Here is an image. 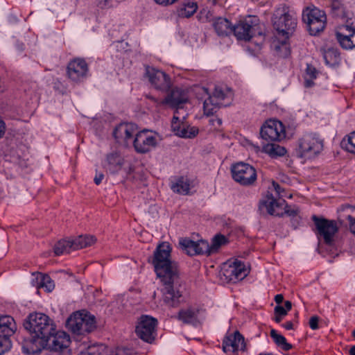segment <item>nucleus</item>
Returning <instances> with one entry per match:
<instances>
[{"label": "nucleus", "instance_id": "35", "mask_svg": "<svg viewBox=\"0 0 355 355\" xmlns=\"http://www.w3.org/2000/svg\"><path fill=\"white\" fill-rule=\"evenodd\" d=\"M227 240L225 236L221 234L216 235L211 241V243H208V250L206 251L207 255H210L216 252L220 247L226 243Z\"/></svg>", "mask_w": 355, "mask_h": 355}, {"label": "nucleus", "instance_id": "46", "mask_svg": "<svg viewBox=\"0 0 355 355\" xmlns=\"http://www.w3.org/2000/svg\"><path fill=\"white\" fill-rule=\"evenodd\" d=\"M314 85L313 79L308 77H304V86L306 88L311 87Z\"/></svg>", "mask_w": 355, "mask_h": 355}, {"label": "nucleus", "instance_id": "7", "mask_svg": "<svg viewBox=\"0 0 355 355\" xmlns=\"http://www.w3.org/2000/svg\"><path fill=\"white\" fill-rule=\"evenodd\" d=\"M302 20L307 24L310 34L316 35L324 31L327 16L324 11L310 6L303 10Z\"/></svg>", "mask_w": 355, "mask_h": 355}, {"label": "nucleus", "instance_id": "31", "mask_svg": "<svg viewBox=\"0 0 355 355\" xmlns=\"http://www.w3.org/2000/svg\"><path fill=\"white\" fill-rule=\"evenodd\" d=\"M71 239L72 241V250H74L90 246L96 241L93 236L88 235H80Z\"/></svg>", "mask_w": 355, "mask_h": 355}, {"label": "nucleus", "instance_id": "19", "mask_svg": "<svg viewBox=\"0 0 355 355\" xmlns=\"http://www.w3.org/2000/svg\"><path fill=\"white\" fill-rule=\"evenodd\" d=\"M248 272L244 263L239 260H235L229 263L223 271L225 279L233 283L243 279Z\"/></svg>", "mask_w": 355, "mask_h": 355}, {"label": "nucleus", "instance_id": "51", "mask_svg": "<svg viewBox=\"0 0 355 355\" xmlns=\"http://www.w3.org/2000/svg\"><path fill=\"white\" fill-rule=\"evenodd\" d=\"M198 20L202 23H205L207 21H208L207 16L206 15L205 17H203L202 12H200V14L198 15Z\"/></svg>", "mask_w": 355, "mask_h": 355}, {"label": "nucleus", "instance_id": "44", "mask_svg": "<svg viewBox=\"0 0 355 355\" xmlns=\"http://www.w3.org/2000/svg\"><path fill=\"white\" fill-rule=\"evenodd\" d=\"M319 317L317 315L312 316L309 320V326L311 329L315 330L318 329Z\"/></svg>", "mask_w": 355, "mask_h": 355}, {"label": "nucleus", "instance_id": "22", "mask_svg": "<svg viewBox=\"0 0 355 355\" xmlns=\"http://www.w3.org/2000/svg\"><path fill=\"white\" fill-rule=\"evenodd\" d=\"M179 245L181 249L189 256L206 254V251L209 249L208 242L205 240L196 242L188 238H182L180 239Z\"/></svg>", "mask_w": 355, "mask_h": 355}, {"label": "nucleus", "instance_id": "53", "mask_svg": "<svg viewBox=\"0 0 355 355\" xmlns=\"http://www.w3.org/2000/svg\"><path fill=\"white\" fill-rule=\"evenodd\" d=\"M284 309L287 310V311H290L292 309V303L290 301H286L284 303Z\"/></svg>", "mask_w": 355, "mask_h": 355}, {"label": "nucleus", "instance_id": "42", "mask_svg": "<svg viewBox=\"0 0 355 355\" xmlns=\"http://www.w3.org/2000/svg\"><path fill=\"white\" fill-rule=\"evenodd\" d=\"M317 70L315 68L310 64H307L306 69V73L304 77H308L311 79H315L317 77Z\"/></svg>", "mask_w": 355, "mask_h": 355}, {"label": "nucleus", "instance_id": "50", "mask_svg": "<svg viewBox=\"0 0 355 355\" xmlns=\"http://www.w3.org/2000/svg\"><path fill=\"white\" fill-rule=\"evenodd\" d=\"M282 327H284L287 330L293 329V324L291 321H288L282 324Z\"/></svg>", "mask_w": 355, "mask_h": 355}, {"label": "nucleus", "instance_id": "39", "mask_svg": "<svg viewBox=\"0 0 355 355\" xmlns=\"http://www.w3.org/2000/svg\"><path fill=\"white\" fill-rule=\"evenodd\" d=\"M37 279L39 281V286L45 288L48 292H51L54 288V283L49 276L38 273Z\"/></svg>", "mask_w": 355, "mask_h": 355}, {"label": "nucleus", "instance_id": "55", "mask_svg": "<svg viewBox=\"0 0 355 355\" xmlns=\"http://www.w3.org/2000/svg\"><path fill=\"white\" fill-rule=\"evenodd\" d=\"M350 355H355V345L352 346L349 349Z\"/></svg>", "mask_w": 355, "mask_h": 355}, {"label": "nucleus", "instance_id": "1", "mask_svg": "<svg viewBox=\"0 0 355 355\" xmlns=\"http://www.w3.org/2000/svg\"><path fill=\"white\" fill-rule=\"evenodd\" d=\"M23 326L31 334V337L24 338L22 350L24 353L37 354L45 349L48 340L55 334V324L46 314L33 313L25 319Z\"/></svg>", "mask_w": 355, "mask_h": 355}, {"label": "nucleus", "instance_id": "5", "mask_svg": "<svg viewBox=\"0 0 355 355\" xmlns=\"http://www.w3.org/2000/svg\"><path fill=\"white\" fill-rule=\"evenodd\" d=\"M67 328L76 335H85L96 329L95 317L83 311L73 313L66 322Z\"/></svg>", "mask_w": 355, "mask_h": 355}, {"label": "nucleus", "instance_id": "23", "mask_svg": "<svg viewBox=\"0 0 355 355\" xmlns=\"http://www.w3.org/2000/svg\"><path fill=\"white\" fill-rule=\"evenodd\" d=\"M137 125L132 123H123L116 126L113 132V135L118 143L128 144L132 141L133 136L137 132Z\"/></svg>", "mask_w": 355, "mask_h": 355}, {"label": "nucleus", "instance_id": "54", "mask_svg": "<svg viewBox=\"0 0 355 355\" xmlns=\"http://www.w3.org/2000/svg\"><path fill=\"white\" fill-rule=\"evenodd\" d=\"M284 317L280 316L279 315H275L274 320L277 323H279Z\"/></svg>", "mask_w": 355, "mask_h": 355}, {"label": "nucleus", "instance_id": "38", "mask_svg": "<svg viewBox=\"0 0 355 355\" xmlns=\"http://www.w3.org/2000/svg\"><path fill=\"white\" fill-rule=\"evenodd\" d=\"M331 12L335 17L345 18V8L339 0H331Z\"/></svg>", "mask_w": 355, "mask_h": 355}, {"label": "nucleus", "instance_id": "9", "mask_svg": "<svg viewBox=\"0 0 355 355\" xmlns=\"http://www.w3.org/2000/svg\"><path fill=\"white\" fill-rule=\"evenodd\" d=\"M232 96V90L229 87L216 86L212 95L205 100L203 103L204 112L206 115L214 114L217 110L227 105L224 103L226 98L231 99Z\"/></svg>", "mask_w": 355, "mask_h": 355}, {"label": "nucleus", "instance_id": "24", "mask_svg": "<svg viewBox=\"0 0 355 355\" xmlns=\"http://www.w3.org/2000/svg\"><path fill=\"white\" fill-rule=\"evenodd\" d=\"M336 37L342 48L348 50L355 47V28L342 26L336 31Z\"/></svg>", "mask_w": 355, "mask_h": 355}, {"label": "nucleus", "instance_id": "36", "mask_svg": "<svg viewBox=\"0 0 355 355\" xmlns=\"http://www.w3.org/2000/svg\"><path fill=\"white\" fill-rule=\"evenodd\" d=\"M72 250V241L71 239L58 241L54 247V252L57 256L64 253H69Z\"/></svg>", "mask_w": 355, "mask_h": 355}, {"label": "nucleus", "instance_id": "30", "mask_svg": "<svg viewBox=\"0 0 355 355\" xmlns=\"http://www.w3.org/2000/svg\"><path fill=\"white\" fill-rule=\"evenodd\" d=\"M108 167L107 169L110 173H115L121 170L124 163L123 158L117 153H112L107 157Z\"/></svg>", "mask_w": 355, "mask_h": 355}, {"label": "nucleus", "instance_id": "12", "mask_svg": "<svg viewBox=\"0 0 355 355\" xmlns=\"http://www.w3.org/2000/svg\"><path fill=\"white\" fill-rule=\"evenodd\" d=\"M232 175L233 179L243 186H250L257 180L255 168L246 163L239 162L232 166Z\"/></svg>", "mask_w": 355, "mask_h": 355}, {"label": "nucleus", "instance_id": "26", "mask_svg": "<svg viewBox=\"0 0 355 355\" xmlns=\"http://www.w3.org/2000/svg\"><path fill=\"white\" fill-rule=\"evenodd\" d=\"M17 330L15 320L10 315L0 316V336L10 337Z\"/></svg>", "mask_w": 355, "mask_h": 355}, {"label": "nucleus", "instance_id": "2", "mask_svg": "<svg viewBox=\"0 0 355 355\" xmlns=\"http://www.w3.org/2000/svg\"><path fill=\"white\" fill-rule=\"evenodd\" d=\"M171 248L168 243L159 244L154 252L153 264L159 279L172 276L173 279L179 275L178 263L171 259Z\"/></svg>", "mask_w": 355, "mask_h": 355}, {"label": "nucleus", "instance_id": "4", "mask_svg": "<svg viewBox=\"0 0 355 355\" xmlns=\"http://www.w3.org/2000/svg\"><path fill=\"white\" fill-rule=\"evenodd\" d=\"M162 283V300L164 304L169 308H175L184 302L182 291L180 290V279L179 275L174 280L171 277H165L159 279Z\"/></svg>", "mask_w": 355, "mask_h": 355}, {"label": "nucleus", "instance_id": "49", "mask_svg": "<svg viewBox=\"0 0 355 355\" xmlns=\"http://www.w3.org/2000/svg\"><path fill=\"white\" fill-rule=\"evenodd\" d=\"M284 300V296L282 294L276 295L275 297V302L279 305Z\"/></svg>", "mask_w": 355, "mask_h": 355}, {"label": "nucleus", "instance_id": "18", "mask_svg": "<svg viewBox=\"0 0 355 355\" xmlns=\"http://www.w3.org/2000/svg\"><path fill=\"white\" fill-rule=\"evenodd\" d=\"M88 72V65L83 59L75 58L69 62L67 65V76L74 83L83 82L87 78Z\"/></svg>", "mask_w": 355, "mask_h": 355}, {"label": "nucleus", "instance_id": "8", "mask_svg": "<svg viewBox=\"0 0 355 355\" xmlns=\"http://www.w3.org/2000/svg\"><path fill=\"white\" fill-rule=\"evenodd\" d=\"M322 149V140L315 134H307L299 140L297 153L301 158L312 159L320 154Z\"/></svg>", "mask_w": 355, "mask_h": 355}, {"label": "nucleus", "instance_id": "25", "mask_svg": "<svg viewBox=\"0 0 355 355\" xmlns=\"http://www.w3.org/2000/svg\"><path fill=\"white\" fill-rule=\"evenodd\" d=\"M245 343L244 337L238 331L226 336L223 343V350L224 352H234L236 351H244Z\"/></svg>", "mask_w": 355, "mask_h": 355}, {"label": "nucleus", "instance_id": "11", "mask_svg": "<svg viewBox=\"0 0 355 355\" xmlns=\"http://www.w3.org/2000/svg\"><path fill=\"white\" fill-rule=\"evenodd\" d=\"M144 77L155 89L167 92L172 86L171 78L164 71L153 67L146 66Z\"/></svg>", "mask_w": 355, "mask_h": 355}, {"label": "nucleus", "instance_id": "45", "mask_svg": "<svg viewBox=\"0 0 355 355\" xmlns=\"http://www.w3.org/2000/svg\"><path fill=\"white\" fill-rule=\"evenodd\" d=\"M272 187L275 189L277 196H279V197H283V195H282V192L284 191V190L283 189H282V187L278 183L272 182Z\"/></svg>", "mask_w": 355, "mask_h": 355}, {"label": "nucleus", "instance_id": "21", "mask_svg": "<svg viewBox=\"0 0 355 355\" xmlns=\"http://www.w3.org/2000/svg\"><path fill=\"white\" fill-rule=\"evenodd\" d=\"M186 116H183L180 121L178 116L174 115L171 121V130L175 135L182 138H193L198 133V129L184 122Z\"/></svg>", "mask_w": 355, "mask_h": 355}, {"label": "nucleus", "instance_id": "27", "mask_svg": "<svg viewBox=\"0 0 355 355\" xmlns=\"http://www.w3.org/2000/svg\"><path fill=\"white\" fill-rule=\"evenodd\" d=\"M198 309L192 307L181 309L178 313V319L184 324L196 325L198 322Z\"/></svg>", "mask_w": 355, "mask_h": 355}, {"label": "nucleus", "instance_id": "6", "mask_svg": "<svg viewBox=\"0 0 355 355\" xmlns=\"http://www.w3.org/2000/svg\"><path fill=\"white\" fill-rule=\"evenodd\" d=\"M232 33L238 40L248 42L257 35L262 34L259 19L256 16L241 19L232 26Z\"/></svg>", "mask_w": 355, "mask_h": 355}, {"label": "nucleus", "instance_id": "40", "mask_svg": "<svg viewBox=\"0 0 355 355\" xmlns=\"http://www.w3.org/2000/svg\"><path fill=\"white\" fill-rule=\"evenodd\" d=\"M341 145L348 152L355 154V131L348 135L347 141L343 139L341 142Z\"/></svg>", "mask_w": 355, "mask_h": 355}, {"label": "nucleus", "instance_id": "59", "mask_svg": "<svg viewBox=\"0 0 355 355\" xmlns=\"http://www.w3.org/2000/svg\"><path fill=\"white\" fill-rule=\"evenodd\" d=\"M352 336L355 338V329L352 332Z\"/></svg>", "mask_w": 355, "mask_h": 355}, {"label": "nucleus", "instance_id": "32", "mask_svg": "<svg viewBox=\"0 0 355 355\" xmlns=\"http://www.w3.org/2000/svg\"><path fill=\"white\" fill-rule=\"evenodd\" d=\"M171 189L179 194L187 195L190 190L189 180L184 177H180L172 184Z\"/></svg>", "mask_w": 355, "mask_h": 355}, {"label": "nucleus", "instance_id": "28", "mask_svg": "<svg viewBox=\"0 0 355 355\" xmlns=\"http://www.w3.org/2000/svg\"><path fill=\"white\" fill-rule=\"evenodd\" d=\"M213 26L219 36H226L232 32L231 23L226 18L218 17L214 19Z\"/></svg>", "mask_w": 355, "mask_h": 355}, {"label": "nucleus", "instance_id": "56", "mask_svg": "<svg viewBox=\"0 0 355 355\" xmlns=\"http://www.w3.org/2000/svg\"><path fill=\"white\" fill-rule=\"evenodd\" d=\"M331 53H332V52H331V51H328V52H327V53H325V55H324V59H325V60H327V57H328L329 55H330ZM326 62H327V63H328V61H327V60H326Z\"/></svg>", "mask_w": 355, "mask_h": 355}, {"label": "nucleus", "instance_id": "10", "mask_svg": "<svg viewBox=\"0 0 355 355\" xmlns=\"http://www.w3.org/2000/svg\"><path fill=\"white\" fill-rule=\"evenodd\" d=\"M272 21L274 28L286 37L294 31L297 26L295 17L286 8L277 9L273 15Z\"/></svg>", "mask_w": 355, "mask_h": 355}, {"label": "nucleus", "instance_id": "29", "mask_svg": "<svg viewBox=\"0 0 355 355\" xmlns=\"http://www.w3.org/2000/svg\"><path fill=\"white\" fill-rule=\"evenodd\" d=\"M198 5L190 0H184L178 8L177 12L180 17L189 18L197 10Z\"/></svg>", "mask_w": 355, "mask_h": 355}, {"label": "nucleus", "instance_id": "52", "mask_svg": "<svg viewBox=\"0 0 355 355\" xmlns=\"http://www.w3.org/2000/svg\"><path fill=\"white\" fill-rule=\"evenodd\" d=\"M84 355H102L99 352L95 351L94 349H90V351L87 352Z\"/></svg>", "mask_w": 355, "mask_h": 355}, {"label": "nucleus", "instance_id": "37", "mask_svg": "<svg viewBox=\"0 0 355 355\" xmlns=\"http://www.w3.org/2000/svg\"><path fill=\"white\" fill-rule=\"evenodd\" d=\"M353 208L349 205H343L339 211L343 213L342 217H345L348 221L349 225L350 232L355 235V217H353L350 214V211H352Z\"/></svg>", "mask_w": 355, "mask_h": 355}, {"label": "nucleus", "instance_id": "17", "mask_svg": "<svg viewBox=\"0 0 355 355\" xmlns=\"http://www.w3.org/2000/svg\"><path fill=\"white\" fill-rule=\"evenodd\" d=\"M157 321L155 318L142 315L136 327V334L143 340L151 343L155 338V327Z\"/></svg>", "mask_w": 355, "mask_h": 355}, {"label": "nucleus", "instance_id": "13", "mask_svg": "<svg viewBox=\"0 0 355 355\" xmlns=\"http://www.w3.org/2000/svg\"><path fill=\"white\" fill-rule=\"evenodd\" d=\"M261 136L268 141H279L286 137L285 127L278 120L270 119L261 128Z\"/></svg>", "mask_w": 355, "mask_h": 355}, {"label": "nucleus", "instance_id": "34", "mask_svg": "<svg viewBox=\"0 0 355 355\" xmlns=\"http://www.w3.org/2000/svg\"><path fill=\"white\" fill-rule=\"evenodd\" d=\"M270 335L277 346L282 349L288 351L293 347L291 344L287 343L286 338L282 334H278L276 330L271 329Z\"/></svg>", "mask_w": 355, "mask_h": 355}, {"label": "nucleus", "instance_id": "20", "mask_svg": "<svg viewBox=\"0 0 355 355\" xmlns=\"http://www.w3.org/2000/svg\"><path fill=\"white\" fill-rule=\"evenodd\" d=\"M70 344L69 336L64 331H56L48 340V345L45 348L49 349V355H60V352L67 349Z\"/></svg>", "mask_w": 355, "mask_h": 355}, {"label": "nucleus", "instance_id": "57", "mask_svg": "<svg viewBox=\"0 0 355 355\" xmlns=\"http://www.w3.org/2000/svg\"><path fill=\"white\" fill-rule=\"evenodd\" d=\"M216 121L218 123V125H221L222 123V120L220 119H216Z\"/></svg>", "mask_w": 355, "mask_h": 355}, {"label": "nucleus", "instance_id": "43", "mask_svg": "<svg viewBox=\"0 0 355 355\" xmlns=\"http://www.w3.org/2000/svg\"><path fill=\"white\" fill-rule=\"evenodd\" d=\"M275 315H279L280 316L285 317L288 311L284 306L281 305H277L274 309Z\"/></svg>", "mask_w": 355, "mask_h": 355}, {"label": "nucleus", "instance_id": "15", "mask_svg": "<svg viewBox=\"0 0 355 355\" xmlns=\"http://www.w3.org/2000/svg\"><path fill=\"white\" fill-rule=\"evenodd\" d=\"M148 98L157 103L159 105L167 104L173 108H175V114H179L178 110L183 108V105L188 101L187 94L180 88H174L162 101H159L157 98L151 96H147Z\"/></svg>", "mask_w": 355, "mask_h": 355}, {"label": "nucleus", "instance_id": "14", "mask_svg": "<svg viewBox=\"0 0 355 355\" xmlns=\"http://www.w3.org/2000/svg\"><path fill=\"white\" fill-rule=\"evenodd\" d=\"M135 150L139 153H146L157 145L156 136L148 130H143L136 133L132 140Z\"/></svg>", "mask_w": 355, "mask_h": 355}, {"label": "nucleus", "instance_id": "33", "mask_svg": "<svg viewBox=\"0 0 355 355\" xmlns=\"http://www.w3.org/2000/svg\"><path fill=\"white\" fill-rule=\"evenodd\" d=\"M263 150L272 157L284 156L286 153L284 147L272 142L265 144Z\"/></svg>", "mask_w": 355, "mask_h": 355}, {"label": "nucleus", "instance_id": "58", "mask_svg": "<svg viewBox=\"0 0 355 355\" xmlns=\"http://www.w3.org/2000/svg\"><path fill=\"white\" fill-rule=\"evenodd\" d=\"M259 355H273V354L271 353H261Z\"/></svg>", "mask_w": 355, "mask_h": 355}, {"label": "nucleus", "instance_id": "16", "mask_svg": "<svg viewBox=\"0 0 355 355\" xmlns=\"http://www.w3.org/2000/svg\"><path fill=\"white\" fill-rule=\"evenodd\" d=\"M312 218L319 236L323 238L325 243L332 244L334 237L338 230L336 223L334 220L318 218L316 216H313Z\"/></svg>", "mask_w": 355, "mask_h": 355}, {"label": "nucleus", "instance_id": "47", "mask_svg": "<svg viewBox=\"0 0 355 355\" xmlns=\"http://www.w3.org/2000/svg\"><path fill=\"white\" fill-rule=\"evenodd\" d=\"M104 178V175L103 173H98L96 175L94 181L96 184L98 185L102 182L103 179Z\"/></svg>", "mask_w": 355, "mask_h": 355}, {"label": "nucleus", "instance_id": "41", "mask_svg": "<svg viewBox=\"0 0 355 355\" xmlns=\"http://www.w3.org/2000/svg\"><path fill=\"white\" fill-rule=\"evenodd\" d=\"M10 338L3 335L0 336V355H2L11 348L12 344Z\"/></svg>", "mask_w": 355, "mask_h": 355}, {"label": "nucleus", "instance_id": "48", "mask_svg": "<svg viewBox=\"0 0 355 355\" xmlns=\"http://www.w3.org/2000/svg\"><path fill=\"white\" fill-rule=\"evenodd\" d=\"M5 131H6L5 123L3 122V121L0 119V138H1L4 135Z\"/></svg>", "mask_w": 355, "mask_h": 355}, {"label": "nucleus", "instance_id": "3", "mask_svg": "<svg viewBox=\"0 0 355 355\" xmlns=\"http://www.w3.org/2000/svg\"><path fill=\"white\" fill-rule=\"evenodd\" d=\"M259 210L261 214L282 216L285 213L293 217V220L299 222L298 209L288 207L283 199H276L272 194H268L259 202Z\"/></svg>", "mask_w": 355, "mask_h": 355}]
</instances>
